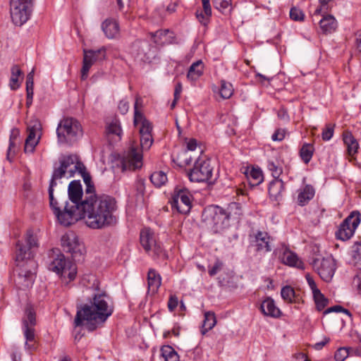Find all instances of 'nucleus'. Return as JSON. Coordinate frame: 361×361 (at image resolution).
Masks as SVG:
<instances>
[{"instance_id": "f257e3e1", "label": "nucleus", "mask_w": 361, "mask_h": 361, "mask_svg": "<svg viewBox=\"0 0 361 361\" xmlns=\"http://www.w3.org/2000/svg\"><path fill=\"white\" fill-rule=\"evenodd\" d=\"M117 202L109 195H97L95 192L86 197L82 204L78 219H84L86 225L92 229H103L117 223Z\"/></svg>"}, {"instance_id": "f03ea898", "label": "nucleus", "mask_w": 361, "mask_h": 361, "mask_svg": "<svg viewBox=\"0 0 361 361\" xmlns=\"http://www.w3.org/2000/svg\"><path fill=\"white\" fill-rule=\"evenodd\" d=\"M88 190L83 192L80 180H72L68 187V201L66 198L65 191L63 193L53 192V200L49 199L50 207L56 215L59 222L65 226L71 225L78 220V214L82 210V204L86 197L93 195Z\"/></svg>"}, {"instance_id": "7ed1b4c3", "label": "nucleus", "mask_w": 361, "mask_h": 361, "mask_svg": "<svg viewBox=\"0 0 361 361\" xmlns=\"http://www.w3.org/2000/svg\"><path fill=\"white\" fill-rule=\"evenodd\" d=\"M113 312L109 296L104 292L94 293L90 303L78 308L74 324L75 326L85 325L92 331L104 324Z\"/></svg>"}, {"instance_id": "20e7f679", "label": "nucleus", "mask_w": 361, "mask_h": 361, "mask_svg": "<svg viewBox=\"0 0 361 361\" xmlns=\"http://www.w3.org/2000/svg\"><path fill=\"white\" fill-rule=\"evenodd\" d=\"M140 100V98L137 97L134 104V125L140 126L141 149L133 145L124 153L121 161L123 171L140 169L142 166V150H148L154 142L152 123L137 109Z\"/></svg>"}, {"instance_id": "39448f33", "label": "nucleus", "mask_w": 361, "mask_h": 361, "mask_svg": "<svg viewBox=\"0 0 361 361\" xmlns=\"http://www.w3.org/2000/svg\"><path fill=\"white\" fill-rule=\"evenodd\" d=\"M85 169L84 164L76 154H62L58 162L54 164L53 172L49 186V198L53 200V192L57 185V180L62 178H70L74 176L78 170Z\"/></svg>"}, {"instance_id": "423d86ee", "label": "nucleus", "mask_w": 361, "mask_h": 361, "mask_svg": "<svg viewBox=\"0 0 361 361\" xmlns=\"http://www.w3.org/2000/svg\"><path fill=\"white\" fill-rule=\"evenodd\" d=\"M47 267L58 274L66 284L73 281L77 275L75 264L66 258L59 249H53L49 253Z\"/></svg>"}, {"instance_id": "0eeeda50", "label": "nucleus", "mask_w": 361, "mask_h": 361, "mask_svg": "<svg viewBox=\"0 0 361 361\" xmlns=\"http://www.w3.org/2000/svg\"><path fill=\"white\" fill-rule=\"evenodd\" d=\"M190 181L206 183L209 185L215 183L218 175L214 172V167L209 159L198 158L193 167L188 173Z\"/></svg>"}, {"instance_id": "6e6552de", "label": "nucleus", "mask_w": 361, "mask_h": 361, "mask_svg": "<svg viewBox=\"0 0 361 361\" xmlns=\"http://www.w3.org/2000/svg\"><path fill=\"white\" fill-rule=\"evenodd\" d=\"M202 220L214 233H221L229 226L224 208L217 205L205 207L202 214Z\"/></svg>"}, {"instance_id": "1a4fd4ad", "label": "nucleus", "mask_w": 361, "mask_h": 361, "mask_svg": "<svg viewBox=\"0 0 361 361\" xmlns=\"http://www.w3.org/2000/svg\"><path fill=\"white\" fill-rule=\"evenodd\" d=\"M56 134L60 143L71 145L82 136V129L78 120L67 117L62 119L58 124Z\"/></svg>"}, {"instance_id": "9d476101", "label": "nucleus", "mask_w": 361, "mask_h": 361, "mask_svg": "<svg viewBox=\"0 0 361 361\" xmlns=\"http://www.w3.org/2000/svg\"><path fill=\"white\" fill-rule=\"evenodd\" d=\"M140 241L146 253L154 260L165 261L168 258L166 252L157 241L154 232L149 228H144L140 233Z\"/></svg>"}, {"instance_id": "9b49d317", "label": "nucleus", "mask_w": 361, "mask_h": 361, "mask_svg": "<svg viewBox=\"0 0 361 361\" xmlns=\"http://www.w3.org/2000/svg\"><path fill=\"white\" fill-rule=\"evenodd\" d=\"M34 4L23 0H10V16L12 23L22 26L30 18Z\"/></svg>"}, {"instance_id": "f8f14e48", "label": "nucleus", "mask_w": 361, "mask_h": 361, "mask_svg": "<svg viewBox=\"0 0 361 361\" xmlns=\"http://www.w3.org/2000/svg\"><path fill=\"white\" fill-rule=\"evenodd\" d=\"M18 275L15 279L20 288L25 289L32 286L36 274V263L33 260H25L23 262H16Z\"/></svg>"}, {"instance_id": "ddd939ff", "label": "nucleus", "mask_w": 361, "mask_h": 361, "mask_svg": "<svg viewBox=\"0 0 361 361\" xmlns=\"http://www.w3.org/2000/svg\"><path fill=\"white\" fill-rule=\"evenodd\" d=\"M311 264L314 270L324 281L330 282L332 280L336 270V260L332 256L315 258Z\"/></svg>"}, {"instance_id": "4468645a", "label": "nucleus", "mask_w": 361, "mask_h": 361, "mask_svg": "<svg viewBox=\"0 0 361 361\" xmlns=\"http://www.w3.org/2000/svg\"><path fill=\"white\" fill-rule=\"evenodd\" d=\"M192 195L185 188H176L171 201V207L179 213L187 214L192 208Z\"/></svg>"}, {"instance_id": "2eb2a0df", "label": "nucleus", "mask_w": 361, "mask_h": 361, "mask_svg": "<svg viewBox=\"0 0 361 361\" xmlns=\"http://www.w3.org/2000/svg\"><path fill=\"white\" fill-rule=\"evenodd\" d=\"M360 223V212L357 211L352 212L339 226L336 232V238L343 241L349 240L353 235Z\"/></svg>"}, {"instance_id": "dca6fc26", "label": "nucleus", "mask_w": 361, "mask_h": 361, "mask_svg": "<svg viewBox=\"0 0 361 361\" xmlns=\"http://www.w3.org/2000/svg\"><path fill=\"white\" fill-rule=\"evenodd\" d=\"M61 245L63 250L70 252L75 260H80L85 253L84 244L79 240L74 233H66L61 237Z\"/></svg>"}, {"instance_id": "f3484780", "label": "nucleus", "mask_w": 361, "mask_h": 361, "mask_svg": "<svg viewBox=\"0 0 361 361\" xmlns=\"http://www.w3.org/2000/svg\"><path fill=\"white\" fill-rule=\"evenodd\" d=\"M26 245H23L20 241L16 243V262H23L25 260H32L33 257L32 250L38 247L37 239L33 235L31 231H27L25 237Z\"/></svg>"}, {"instance_id": "a211bd4d", "label": "nucleus", "mask_w": 361, "mask_h": 361, "mask_svg": "<svg viewBox=\"0 0 361 361\" xmlns=\"http://www.w3.org/2000/svg\"><path fill=\"white\" fill-rule=\"evenodd\" d=\"M42 125L37 118L31 119L27 126L28 133L25 142L24 151L25 153H33L35 147L38 145L41 138Z\"/></svg>"}, {"instance_id": "6ab92c4d", "label": "nucleus", "mask_w": 361, "mask_h": 361, "mask_svg": "<svg viewBox=\"0 0 361 361\" xmlns=\"http://www.w3.org/2000/svg\"><path fill=\"white\" fill-rule=\"evenodd\" d=\"M106 51L104 47L97 50H83L82 67L81 68V79L82 80L87 79L90 68L96 61L105 59Z\"/></svg>"}, {"instance_id": "aec40b11", "label": "nucleus", "mask_w": 361, "mask_h": 361, "mask_svg": "<svg viewBox=\"0 0 361 361\" xmlns=\"http://www.w3.org/2000/svg\"><path fill=\"white\" fill-rule=\"evenodd\" d=\"M151 45L147 41L136 40L133 42L131 52L140 61H147L150 59Z\"/></svg>"}, {"instance_id": "412c9836", "label": "nucleus", "mask_w": 361, "mask_h": 361, "mask_svg": "<svg viewBox=\"0 0 361 361\" xmlns=\"http://www.w3.org/2000/svg\"><path fill=\"white\" fill-rule=\"evenodd\" d=\"M255 247L259 252L267 253L271 250V237L265 231H258L255 234Z\"/></svg>"}, {"instance_id": "4be33fe9", "label": "nucleus", "mask_w": 361, "mask_h": 361, "mask_svg": "<svg viewBox=\"0 0 361 361\" xmlns=\"http://www.w3.org/2000/svg\"><path fill=\"white\" fill-rule=\"evenodd\" d=\"M101 29L106 37L109 39H116L120 35V26L114 18H109L104 20L101 24Z\"/></svg>"}, {"instance_id": "5701e85b", "label": "nucleus", "mask_w": 361, "mask_h": 361, "mask_svg": "<svg viewBox=\"0 0 361 361\" xmlns=\"http://www.w3.org/2000/svg\"><path fill=\"white\" fill-rule=\"evenodd\" d=\"M224 212L229 225L231 221L238 222L243 214L242 205L235 202L229 203L224 208Z\"/></svg>"}, {"instance_id": "b1692460", "label": "nucleus", "mask_w": 361, "mask_h": 361, "mask_svg": "<svg viewBox=\"0 0 361 361\" xmlns=\"http://www.w3.org/2000/svg\"><path fill=\"white\" fill-rule=\"evenodd\" d=\"M260 310L265 316L277 318L280 317L281 312L276 306L274 300L271 298H267L260 305Z\"/></svg>"}, {"instance_id": "393cba45", "label": "nucleus", "mask_w": 361, "mask_h": 361, "mask_svg": "<svg viewBox=\"0 0 361 361\" xmlns=\"http://www.w3.org/2000/svg\"><path fill=\"white\" fill-rule=\"evenodd\" d=\"M315 190L311 185H305L298 190L297 201L300 206L306 205L314 196Z\"/></svg>"}, {"instance_id": "a878e982", "label": "nucleus", "mask_w": 361, "mask_h": 361, "mask_svg": "<svg viewBox=\"0 0 361 361\" xmlns=\"http://www.w3.org/2000/svg\"><path fill=\"white\" fill-rule=\"evenodd\" d=\"M319 24L321 31L325 35L335 32L338 26L337 20L332 15L323 16Z\"/></svg>"}, {"instance_id": "bb28decb", "label": "nucleus", "mask_w": 361, "mask_h": 361, "mask_svg": "<svg viewBox=\"0 0 361 361\" xmlns=\"http://www.w3.org/2000/svg\"><path fill=\"white\" fill-rule=\"evenodd\" d=\"M281 261L284 264L288 265L290 267L304 269V264L299 259L298 255L288 249H286L283 251L281 257Z\"/></svg>"}, {"instance_id": "cd10ccee", "label": "nucleus", "mask_w": 361, "mask_h": 361, "mask_svg": "<svg viewBox=\"0 0 361 361\" xmlns=\"http://www.w3.org/2000/svg\"><path fill=\"white\" fill-rule=\"evenodd\" d=\"M203 72L204 63L202 60H197L190 66L187 78L192 82H195L202 75Z\"/></svg>"}, {"instance_id": "c85d7f7f", "label": "nucleus", "mask_w": 361, "mask_h": 361, "mask_svg": "<svg viewBox=\"0 0 361 361\" xmlns=\"http://www.w3.org/2000/svg\"><path fill=\"white\" fill-rule=\"evenodd\" d=\"M148 289L153 293L158 291L161 284L160 274L154 269H150L147 273Z\"/></svg>"}, {"instance_id": "c756f323", "label": "nucleus", "mask_w": 361, "mask_h": 361, "mask_svg": "<svg viewBox=\"0 0 361 361\" xmlns=\"http://www.w3.org/2000/svg\"><path fill=\"white\" fill-rule=\"evenodd\" d=\"M203 11L199 13L196 12V16L201 24L206 26L210 20L212 16V7L210 0H202Z\"/></svg>"}, {"instance_id": "7c9ffc66", "label": "nucleus", "mask_w": 361, "mask_h": 361, "mask_svg": "<svg viewBox=\"0 0 361 361\" xmlns=\"http://www.w3.org/2000/svg\"><path fill=\"white\" fill-rule=\"evenodd\" d=\"M245 174L251 186H257L263 180L262 171L259 168L252 167L250 169H247Z\"/></svg>"}, {"instance_id": "2f4dec72", "label": "nucleus", "mask_w": 361, "mask_h": 361, "mask_svg": "<svg viewBox=\"0 0 361 361\" xmlns=\"http://www.w3.org/2000/svg\"><path fill=\"white\" fill-rule=\"evenodd\" d=\"M343 140L347 147L349 155L353 156L357 152L358 142L350 131L343 132Z\"/></svg>"}, {"instance_id": "473e14b6", "label": "nucleus", "mask_w": 361, "mask_h": 361, "mask_svg": "<svg viewBox=\"0 0 361 361\" xmlns=\"http://www.w3.org/2000/svg\"><path fill=\"white\" fill-rule=\"evenodd\" d=\"M11 73L9 86L12 90H16L20 85V80L23 79V73L18 65H13L11 68Z\"/></svg>"}, {"instance_id": "72a5a7b5", "label": "nucleus", "mask_w": 361, "mask_h": 361, "mask_svg": "<svg viewBox=\"0 0 361 361\" xmlns=\"http://www.w3.org/2000/svg\"><path fill=\"white\" fill-rule=\"evenodd\" d=\"M268 190L270 197L277 200L284 190V183L281 179H274L269 183Z\"/></svg>"}, {"instance_id": "f704fd0d", "label": "nucleus", "mask_w": 361, "mask_h": 361, "mask_svg": "<svg viewBox=\"0 0 361 361\" xmlns=\"http://www.w3.org/2000/svg\"><path fill=\"white\" fill-rule=\"evenodd\" d=\"M216 324V317L214 312H207L204 313V319L203 321L201 332L205 334L211 330Z\"/></svg>"}, {"instance_id": "c9c22d12", "label": "nucleus", "mask_w": 361, "mask_h": 361, "mask_svg": "<svg viewBox=\"0 0 361 361\" xmlns=\"http://www.w3.org/2000/svg\"><path fill=\"white\" fill-rule=\"evenodd\" d=\"M161 356L165 361H179V355L170 345H164L161 348Z\"/></svg>"}, {"instance_id": "e433bc0d", "label": "nucleus", "mask_w": 361, "mask_h": 361, "mask_svg": "<svg viewBox=\"0 0 361 361\" xmlns=\"http://www.w3.org/2000/svg\"><path fill=\"white\" fill-rule=\"evenodd\" d=\"M314 147L312 145L309 143H305L302 145L300 150V156L301 159L305 163L308 164L314 153Z\"/></svg>"}, {"instance_id": "4c0bfd02", "label": "nucleus", "mask_w": 361, "mask_h": 361, "mask_svg": "<svg viewBox=\"0 0 361 361\" xmlns=\"http://www.w3.org/2000/svg\"><path fill=\"white\" fill-rule=\"evenodd\" d=\"M150 180L155 187L160 188L167 182V176L164 171H155L150 176Z\"/></svg>"}, {"instance_id": "58836bf2", "label": "nucleus", "mask_w": 361, "mask_h": 361, "mask_svg": "<svg viewBox=\"0 0 361 361\" xmlns=\"http://www.w3.org/2000/svg\"><path fill=\"white\" fill-rule=\"evenodd\" d=\"M23 333L26 339L25 346L27 349H31L32 345L29 344V342H32L35 340V329L34 327L27 325V322H24V326H23Z\"/></svg>"}, {"instance_id": "ea45409f", "label": "nucleus", "mask_w": 361, "mask_h": 361, "mask_svg": "<svg viewBox=\"0 0 361 361\" xmlns=\"http://www.w3.org/2000/svg\"><path fill=\"white\" fill-rule=\"evenodd\" d=\"M316 307L318 311L323 310L328 304V299L322 293L320 290L312 293Z\"/></svg>"}, {"instance_id": "a19ab883", "label": "nucleus", "mask_w": 361, "mask_h": 361, "mask_svg": "<svg viewBox=\"0 0 361 361\" xmlns=\"http://www.w3.org/2000/svg\"><path fill=\"white\" fill-rule=\"evenodd\" d=\"M220 95L223 99H229L233 94V85L226 80L221 81Z\"/></svg>"}, {"instance_id": "79ce46f5", "label": "nucleus", "mask_w": 361, "mask_h": 361, "mask_svg": "<svg viewBox=\"0 0 361 361\" xmlns=\"http://www.w3.org/2000/svg\"><path fill=\"white\" fill-rule=\"evenodd\" d=\"M214 6L224 13L231 10V0H212Z\"/></svg>"}, {"instance_id": "37998d69", "label": "nucleus", "mask_w": 361, "mask_h": 361, "mask_svg": "<svg viewBox=\"0 0 361 361\" xmlns=\"http://www.w3.org/2000/svg\"><path fill=\"white\" fill-rule=\"evenodd\" d=\"M78 172L81 175L83 178V181L86 185L85 191L88 190L89 192H95L94 185L91 181V176L86 171V167L85 166L83 170H78Z\"/></svg>"}, {"instance_id": "c03bdc74", "label": "nucleus", "mask_w": 361, "mask_h": 361, "mask_svg": "<svg viewBox=\"0 0 361 361\" xmlns=\"http://www.w3.org/2000/svg\"><path fill=\"white\" fill-rule=\"evenodd\" d=\"M281 295L282 298L288 302H293L294 301L295 290L292 287L289 286H286L282 288L281 290Z\"/></svg>"}, {"instance_id": "a18cd8bd", "label": "nucleus", "mask_w": 361, "mask_h": 361, "mask_svg": "<svg viewBox=\"0 0 361 361\" xmlns=\"http://www.w3.org/2000/svg\"><path fill=\"white\" fill-rule=\"evenodd\" d=\"M25 322H27V325L32 327H34L36 324L35 312L30 307H27L25 310V317L23 320V326Z\"/></svg>"}, {"instance_id": "49530a36", "label": "nucleus", "mask_w": 361, "mask_h": 361, "mask_svg": "<svg viewBox=\"0 0 361 361\" xmlns=\"http://www.w3.org/2000/svg\"><path fill=\"white\" fill-rule=\"evenodd\" d=\"M176 160L178 165L180 167H183L190 164L192 158L191 156L188 154L187 151H183L177 156Z\"/></svg>"}, {"instance_id": "de8ad7c7", "label": "nucleus", "mask_w": 361, "mask_h": 361, "mask_svg": "<svg viewBox=\"0 0 361 361\" xmlns=\"http://www.w3.org/2000/svg\"><path fill=\"white\" fill-rule=\"evenodd\" d=\"M352 348H340L338 349L334 355V359L336 361H344L350 353Z\"/></svg>"}, {"instance_id": "09e8293b", "label": "nucleus", "mask_w": 361, "mask_h": 361, "mask_svg": "<svg viewBox=\"0 0 361 361\" xmlns=\"http://www.w3.org/2000/svg\"><path fill=\"white\" fill-rule=\"evenodd\" d=\"M334 124L329 123L326 126L325 128L323 129L322 133V137L324 141H329L331 139L334 132Z\"/></svg>"}, {"instance_id": "8fccbe9b", "label": "nucleus", "mask_w": 361, "mask_h": 361, "mask_svg": "<svg viewBox=\"0 0 361 361\" xmlns=\"http://www.w3.org/2000/svg\"><path fill=\"white\" fill-rule=\"evenodd\" d=\"M290 18L295 21H303L305 14L300 8L293 7L290 10Z\"/></svg>"}, {"instance_id": "3c124183", "label": "nucleus", "mask_w": 361, "mask_h": 361, "mask_svg": "<svg viewBox=\"0 0 361 361\" xmlns=\"http://www.w3.org/2000/svg\"><path fill=\"white\" fill-rule=\"evenodd\" d=\"M267 166L269 170L271 172L274 179H279V178L282 173V169L273 161H269Z\"/></svg>"}, {"instance_id": "603ef678", "label": "nucleus", "mask_w": 361, "mask_h": 361, "mask_svg": "<svg viewBox=\"0 0 361 361\" xmlns=\"http://www.w3.org/2000/svg\"><path fill=\"white\" fill-rule=\"evenodd\" d=\"M107 132L110 134H114L121 136L122 130L120 124L117 121H113L107 126Z\"/></svg>"}, {"instance_id": "864d4df0", "label": "nucleus", "mask_w": 361, "mask_h": 361, "mask_svg": "<svg viewBox=\"0 0 361 361\" xmlns=\"http://www.w3.org/2000/svg\"><path fill=\"white\" fill-rule=\"evenodd\" d=\"M353 257L356 264H361V242H356L353 246Z\"/></svg>"}, {"instance_id": "5fc2aeb1", "label": "nucleus", "mask_w": 361, "mask_h": 361, "mask_svg": "<svg viewBox=\"0 0 361 361\" xmlns=\"http://www.w3.org/2000/svg\"><path fill=\"white\" fill-rule=\"evenodd\" d=\"M169 30H159L154 32H152L150 35L154 43L160 44L162 37L166 36Z\"/></svg>"}, {"instance_id": "6e6d98bb", "label": "nucleus", "mask_w": 361, "mask_h": 361, "mask_svg": "<svg viewBox=\"0 0 361 361\" xmlns=\"http://www.w3.org/2000/svg\"><path fill=\"white\" fill-rule=\"evenodd\" d=\"M331 312H343L350 317L351 316L350 311L347 309L343 308L341 305H334L333 307H331L326 309L324 311V314H326L331 313Z\"/></svg>"}, {"instance_id": "4d7b16f0", "label": "nucleus", "mask_w": 361, "mask_h": 361, "mask_svg": "<svg viewBox=\"0 0 361 361\" xmlns=\"http://www.w3.org/2000/svg\"><path fill=\"white\" fill-rule=\"evenodd\" d=\"M223 267V262L219 259H216L212 267H209L208 273L210 276L216 275Z\"/></svg>"}, {"instance_id": "13d9d810", "label": "nucleus", "mask_w": 361, "mask_h": 361, "mask_svg": "<svg viewBox=\"0 0 361 361\" xmlns=\"http://www.w3.org/2000/svg\"><path fill=\"white\" fill-rule=\"evenodd\" d=\"M135 188L137 195L143 196L145 190V180L143 179H137L135 183Z\"/></svg>"}, {"instance_id": "bf43d9fd", "label": "nucleus", "mask_w": 361, "mask_h": 361, "mask_svg": "<svg viewBox=\"0 0 361 361\" xmlns=\"http://www.w3.org/2000/svg\"><path fill=\"white\" fill-rule=\"evenodd\" d=\"M34 91V70L27 75L26 92Z\"/></svg>"}, {"instance_id": "052dcab7", "label": "nucleus", "mask_w": 361, "mask_h": 361, "mask_svg": "<svg viewBox=\"0 0 361 361\" xmlns=\"http://www.w3.org/2000/svg\"><path fill=\"white\" fill-rule=\"evenodd\" d=\"M178 298L176 295H171L168 301L169 310L172 312L178 305Z\"/></svg>"}, {"instance_id": "680f3d73", "label": "nucleus", "mask_w": 361, "mask_h": 361, "mask_svg": "<svg viewBox=\"0 0 361 361\" xmlns=\"http://www.w3.org/2000/svg\"><path fill=\"white\" fill-rule=\"evenodd\" d=\"M118 111L122 114H126L129 109V102L126 99H122L119 102L118 106Z\"/></svg>"}, {"instance_id": "e2e57ef3", "label": "nucleus", "mask_w": 361, "mask_h": 361, "mask_svg": "<svg viewBox=\"0 0 361 361\" xmlns=\"http://www.w3.org/2000/svg\"><path fill=\"white\" fill-rule=\"evenodd\" d=\"M305 279L307 280V282L312 290V293H314L316 290H319L317 286V284L314 280V279L312 278V276L310 274H307L305 275Z\"/></svg>"}, {"instance_id": "0e129e2a", "label": "nucleus", "mask_w": 361, "mask_h": 361, "mask_svg": "<svg viewBox=\"0 0 361 361\" xmlns=\"http://www.w3.org/2000/svg\"><path fill=\"white\" fill-rule=\"evenodd\" d=\"M277 116L279 119H281L283 121H289V116L288 114L287 110L283 107H281L279 109V111L277 112Z\"/></svg>"}, {"instance_id": "69168bd1", "label": "nucleus", "mask_w": 361, "mask_h": 361, "mask_svg": "<svg viewBox=\"0 0 361 361\" xmlns=\"http://www.w3.org/2000/svg\"><path fill=\"white\" fill-rule=\"evenodd\" d=\"M284 137H285L284 133L283 131H281V130H277L272 135L271 139L274 141H281L282 140H283Z\"/></svg>"}, {"instance_id": "338daca9", "label": "nucleus", "mask_w": 361, "mask_h": 361, "mask_svg": "<svg viewBox=\"0 0 361 361\" xmlns=\"http://www.w3.org/2000/svg\"><path fill=\"white\" fill-rule=\"evenodd\" d=\"M353 283L357 286L358 290L361 292V272L354 278Z\"/></svg>"}, {"instance_id": "774afa93", "label": "nucleus", "mask_w": 361, "mask_h": 361, "mask_svg": "<svg viewBox=\"0 0 361 361\" xmlns=\"http://www.w3.org/2000/svg\"><path fill=\"white\" fill-rule=\"evenodd\" d=\"M296 361H310L307 355L302 353H298L295 355Z\"/></svg>"}]
</instances>
